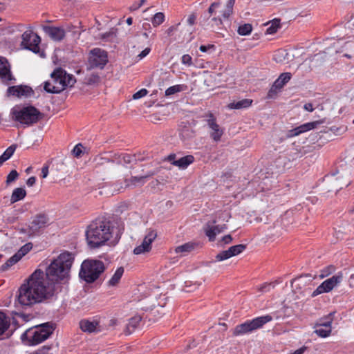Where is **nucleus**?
<instances>
[{"label":"nucleus","instance_id":"obj_1","mask_svg":"<svg viewBox=\"0 0 354 354\" xmlns=\"http://www.w3.org/2000/svg\"><path fill=\"white\" fill-rule=\"evenodd\" d=\"M55 295V287L46 285L44 272L41 270H35L21 286L17 293V301L21 306L32 305L48 302Z\"/></svg>","mask_w":354,"mask_h":354},{"label":"nucleus","instance_id":"obj_2","mask_svg":"<svg viewBox=\"0 0 354 354\" xmlns=\"http://www.w3.org/2000/svg\"><path fill=\"white\" fill-rule=\"evenodd\" d=\"M117 226L105 218H97L87 227L86 239L91 248H97L113 239V242H118L124 231V225L116 222Z\"/></svg>","mask_w":354,"mask_h":354},{"label":"nucleus","instance_id":"obj_3","mask_svg":"<svg viewBox=\"0 0 354 354\" xmlns=\"http://www.w3.org/2000/svg\"><path fill=\"white\" fill-rule=\"evenodd\" d=\"M74 261V255L69 252L61 253L47 268L46 274L50 281L67 279Z\"/></svg>","mask_w":354,"mask_h":354},{"label":"nucleus","instance_id":"obj_4","mask_svg":"<svg viewBox=\"0 0 354 354\" xmlns=\"http://www.w3.org/2000/svg\"><path fill=\"white\" fill-rule=\"evenodd\" d=\"M10 118L24 127H29L37 123L42 118V113L33 106L17 105L12 108Z\"/></svg>","mask_w":354,"mask_h":354},{"label":"nucleus","instance_id":"obj_5","mask_svg":"<svg viewBox=\"0 0 354 354\" xmlns=\"http://www.w3.org/2000/svg\"><path fill=\"white\" fill-rule=\"evenodd\" d=\"M104 270L105 266L102 261L95 259H86L81 265L79 276L86 283H91L97 280Z\"/></svg>","mask_w":354,"mask_h":354},{"label":"nucleus","instance_id":"obj_6","mask_svg":"<svg viewBox=\"0 0 354 354\" xmlns=\"http://www.w3.org/2000/svg\"><path fill=\"white\" fill-rule=\"evenodd\" d=\"M53 324L45 323L35 328H30L21 335V339L27 341L28 345H37L46 340L53 333Z\"/></svg>","mask_w":354,"mask_h":354},{"label":"nucleus","instance_id":"obj_7","mask_svg":"<svg viewBox=\"0 0 354 354\" xmlns=\"http://www.w3.org/2000/svg\"><path fill=\"white\" fill-rule=\"evenodd\" d=\"M272 320V317L270 315L258 317L252 320H247L234 328L233 335L234 336H240L252 333L254 330L261 328L266 324Z\"/></svg>","mask_w":354,"mask_h":354},{"label":"nucleus","instance_id":"obj_8","mask_svg":"<svg viewBox=\"0 0 354 354\" xmlns=\"http://www.w3.org/2000/svg\"><path fill=\"white\" fill-rule=\"evenodd\" d=\"M53 84V90L55 92H62L67 86H73L76 80L72 75H68L62 68L56 69L51 74V80Z\"/></svg>","mask_w":354,"mask_h":354},{"label":"nucleus","instance_id":"obj_9","mask_svg":"<svg viewBox=\"0 0 354 354\" xmlns=\"http://www.w3.org/2000/svg\"><path fill=\"white\" fill-rule=\"evenodd\" d=\"M48 222V217L44 214L36 216L28 226L19 229V232L24 237L30 239L39 234L41 230L44 228Z\"/></svg>","mask_w":354,"mask_h":354},{"label":"nucleus","instance_id":"obj_10","mask_svg":"<svg viewBox=\"0 0 354 354\" xmlns=\"http://www.w3.org/2000/svg\"><path fill=\"white\" fill-rule=\"evenodd\" d=\"M21 38V45L24 48L28 49L35 53L39 52L41 39L37 34H35L32 30H26L23 33Z\"/></svg>","mask_w":354,"mask_h":354},{"label":"nucleus","instance_id":"obj_11","mask_svg":"<svg viewBox=\"0 0 354 354\" xmlns=\"http://www.w3.org/2000/svg\"><path fill=\"white\" fill-rule=\"evenodd\" d=\"M343 279V274L339 272L335 275L323 281L317 289L313 292V296H317L324 292H328L335 286L339 284Z\"/></svg>","mask_w":354,"mask_h":354},{"label":"nucleus","instance_id":"obj_12","mask_svg":"<svg viewBox=\"0 0 354 354\" xmlns=\"http://www.w3.org/2000/svg\"><path fill=\"white\" fill-rule=\"evenodd\" d=\"M88 62L91 68H102L108 62L106 52L97 48L93 49Z\"/></svg>","mask_w":354,"mask_h":354},{"label":"nucleus","instance_id":"obj_13","mask_svg":"<svg viewBox=\"0 0 354 354\" xmlns=\"http://www.w3.org/2000/svg\"><path fill=\"white\" fill-rule=\"evenodd\" d=\"M156 236L157 234L155 231H149L145 236L142 243L134 248L133 253L135 254H141L149 252L151 249V243L156 239Z\"/></svg>","mask_w":354,"mask_h":354},{"label":"nucleus","instance_id":"obj_14","mask_svg":"<svg viewBox=\"0 0 354 354\" xmlns=\"http://www.w3.org/2000/svg\"><path fill=\"white\" fill-rule=\"evenodd\" d=\"M7 93L17 97H29L34 94V91L30 86L19 85L8 87Z\"/></svg>","mask_w":354,"mask_h":354},{"label":"nucleus","instance_id":"obj_15","mask_svg":"<svg viewBox=\"0 0 354 354\" xmlns=\"http://www.w3.org/2000/svg\"><path fill=\"white\" fill-rule=\"evenodd\" d=\"M246 248V245L244 244H239L236 245L231 246L228 250H224L218 253L216 256L217 261L226 260L230 257L236 256L243 252Z\"/></svg>","mask_w":354,"mask_h":354},{"label":"nucleus","instance_id":"obj_16","mask_svg":"<svg viewBox=\"0 0 354 354\" xmlns=\"http://www.w3.org/2000/svg\"><path fill=\"white\" fill-rule=\"evenodd\" d=\"M0 79L7 84L15 80V78L11 74L10 64L4 57H0Z\"/></svg>","mask_w":354,"mask_h":354},{"label":"nucleus","instance_id":"obj_17","mask_svg":"<svg viewBox=\"0 0 354 354\" xmlns=\"http://www.w3.org/2000/svg\"><path fill=\"white\" fill-rule=\"evenodd\" d=\"M324 122L323 120L314 121L310 122H307L304 124H301L296 128H294L289 131L288 136L290 137L297 136L300 135L301 133H305L310 130L314 129L317 128L319 124Z\"/></svg>","mask_w":354,"mask_h":354},{"label":"nucleus","instance_id":"obj_18","mask_svg":"<svg viewBox=\"0 0 354 354\" xmlns=\"http://www.w3.org/2000/svg\"><path fill=\"white\" fill-rule=\"evenodd\" d=\"M292 75L290 73H283L275 80L272 88L268 92V96L272 97L273 95L277 93V90H280L283 86L290 81Z\"/></svg>","mask_w":354,"mask_h":354},{"label":"nucleus","instance_id":"obj_19","mask_svg":"<svg viewBox=\"0 0 354 354\" xmlns=\"http://www.w3.org/2000/svg\"><path fill=\"white\" fill-rule=\"evenodd\" d=\"M208 127L211 129L210 133L211 138L216 142L221 140L223 133V130L220 128L219 125L216 122L212 113H209V119L207 120Z\"/></svg>","mask_w":354,"mask_h":354},{"label":"nucleus","instance_id":"obj_20","mask_svg":"<svg viewBox=\"0 0 354 354\" xmlns=\"http://www.w3.org/2000/svg\"><path fill=\"white\" fill-rule=\"evenodd\" d=\"M226 229L227 225L225 224L212 225L209 222H208L204 227L205 233L210 241H214L216 236L224 232Z\"/></svg>","mask_w":354,"mask_h":354},{"label":"nucleus","instance_id":"obj_21","mask_svg":"<svg viewBox=\"0 0 354 354\" xmlns=\"http://www.w3.org/2000/svg\"><path fill=\"white\" fill-rule=\"evenodd\" d=\"M44 32L53 40L59 41L65 37V31L59 27L45 26L43 27Z\"/></svg>","mask_w":354,"mask_h":354},{"label":"nucleus","instance_id":"obj_22","mask_svg":"<svg viewBox=\"0 0 354 354\" xmlns=\"http://www.w3.org/2000/svg\"><path fill=\"white\" fill-rule=\"evenodd\" d=\"M80 327L82 331L90 333H98L102 330L99 322L96 319L92 321L88 319H82L80 322Z\"/></svg>","mask_w":354,"mask_h":354},{"label":"nucleus","instance_id":"obj_23","mask_svg":"<svg viewBox=\"0 0 354 354\" xmlns=\"http://www.w3.org/2000/svg\"><path fill=\"white\" fill-rule=\"evenodd\" d=\"M136 161L137 158L135 155H131L127 153H115L114 154L111 159V162L122 165H126L127 164L133 163Z\"/></svg>","mask_w":354,"mask_h":354},{"label":"nucleus","instance_id":"obj_24","mask_svg":"<svg viewBox=\"0 0 354 354\" xmlns=\"http://www.w3.org/2000/svg\"><path fill=\"white\" fill-rule=\"evenodd\" d=\"M156 173L154 171L148 172L147 174L142 176H132L129 179L125 180L127 187H136L142 185L145 183L146 179L149 177L153 176Z\"/></svg>","mask_w":354,"mask_h":354},{"label":"nucleus","instance_id":"obj_25","mask_svg":"<svg viewBox=\"0 0 354 354\" xmlns=\"http://www.w3.org/2000/svg\"><path fill=\"white\" fill-rule=\"evenodd\" d=\"M142 320V317L136 315L129 319L128 324H127L124 333L126 335L131 334L140 324Z\"/></svg>","mask_w":354,"mask_h":354},{"label":"nucleus","instance_id":"obj_26","mask_svg":"<svg viewBox=\"0 0 354 354\" xmlns=\"http://www.w3.org/2000/svg\"><path fill=\"white\" fill-rule=\"evenodd\" d=\"M194 160V158L192 155H187L184 157H182L177 160L176 161L172 162V165L176 167H178L181 169L187 168L190 164H192Z\"/></svg>","mask_w":354,"mask_h":354},{"label":"nucleus","instance_id":"obj_27","mask_svg":"<svg viewBox=\"0 0 354 354\" xmlns=\"http://www.w3.org/2000/svg\"><path fill=\"white\" fill-rule=\"evenodd\" d=\"M252 100L250 99H243L236 102L229 104L228 107L231 109H241L249 107L252 104Z\"/></svg>","mask_w":354,"mask_h":354},{"label":"nucleus","instance_id":"obj_28","mask_svg":"<svg viewBox=\"0 0 354 354\" xmlns=\"http://www.w3.org/2000/svg\"><path fill=\"white\" fill-rule=\"evenodd\" d=\"M26 195V190L24 188L19 187L16 188L13 190L10 202L11 203H15L19 201L22 200Z\"/></svg>","mask_w":354,"mask_h":354},{"label":"nucleus","instance_id":"obj_29","mask_svg":"<svg viewBox=\"0 0 354 354\" xmlns=\"http://www.w3.org/2000/svg\"><path fill=\"white\" fill-rule=\"evenodd\" d=\"M124 273V268L120 267V268H118L115 273L113 274V275L112 276V277L110 279V280L108 281V284L109 286H115L116 284L118 283V282L120 281L122 274Z\"/></svg>","mask_w":354,"mask_h":354},{"label":"nucleus","instance_id":"obj_30","mask_svg":"<svg viewBox=\"0 0 354 354\" xmlns=\"http://www.w3.org/2000/svg\"><path fill=\"white\" fill-rule=\"evenodd\" d=\"M10 326V320L6 315L0 312V336L3 335Z\"/></svg>","mask_w":354,"mask_h":354},{"label":"nucleus","instance_id":"obj_31","mask_svg":"<svg viewBox=\"0 0 354 354\" xmlns=\"http://www.w3.org/2000/svg\"><path fill=\"white\" fill-rule=\"evenodd\" d=\"M187 88V86L184 84H177L172 86L169 87L165 91V95L170 96L175 93L184 91Z\"/></svg>","mask_w":354,"mask_h":354},{"label":"nucleus","instance_id":"obj_32","mask_svg":"<svg viewBox=\"0 0 354 354\" xmlns=\"http://www.w3.org/2000/svg\"><path fill=\"white\" fill-rule=\"evenodd\" d=\"M21 259L18 257V255L15 253L13 256H12L10 259L7 260L6 263L1 265V270L6 271L8 270L12 266L15 265Z\"/></svg>","mask_w":354,"mask_h":354},{"label":"nucleus","instance_id":"obj_33","mask_svg":"<svg viewBox=\"0 0 354 354\" xmlns=\"http://www.w3.org/2000/svg\"><path fill=\"white\" fill-rule=\"evenodd\" d=\"M280 27V21L279 19H274L270 26L266 30V34L272 35L274 34L278 28Z\"/></svg>","mask_w":354,"mask_h":354},{"label":"nucleus","instance_id":"obj_34","mask_svg":"<svg viewBox=\"0 0 354 354\" xmlns=\"http://www.w3.org/2000/svg\"><path fill=\"white\" fill-rule=\"evenodd\" d=\"M194 248V245L191 243H187L182 245L178 246L175 251L176 253H183L192 251Z\"/></svg>","mask_w":354,"mask_h":354},{"label":"nucleus","instance_id":"obj_35","mask_svg":"<svg viewBox=\"0 0 354 354\" xmlns=\"http://www.w3.org/2000/svg\"><path fill=\"white\" fill-rule=\"evenodd\" d=\"M16 148V145H12L8 148H7V149L0 156L3 161H6L8 160L13 155Z\"/></svg>","mask_w":354,"mask_h":354},{"label":"nucleus","instance_id":"obj_36","mask_svg":"<svg viewBox=\"0 0 354 354\" xmlns=\"http://www.w3.org/2000/svg\"><path fill=\"white\" fill-rule=\"evenodd\" d=\"M235 3V0H228L226 8L223 12V17L227 19L233 12V7Z\"/></svg>","mask_w":354,"mask_h":354},{"label":"nucleus","instance_id":"obj_37","mask_svg":"<svg viewBox=\"0 0 354 354\" xmlns=\"http://www.w3.org/2000/svg\"><path fill=\"white\" fill-rule=\"evenodd\" d=\"M252 30V26L250 24H245L243 25H241L238 28V33L240 35H248L251 33Z\"/></svg>","mask_w":354,"mask_h":354},{"label":"nucleus","instance_id":"obj_38","mask_svg":"<svg viewBox=\"0 0 354 354\" xmlns=\"http://www.w3.org/2000/svg\"><path fill=\"white\" fill-rule=\"evenodd\" d=\"M32 248V244L31 243H28L22 246L16 254L18 257L21 259L25 254H26Z\"/></svg>","mask_w":354,"mask_h":354},{"label":"nucleus","instance_id":"obj_39","mask_svg":"<svg viewBox=\"0 0 354 354\" xmlns=\"http://www.w3.org/2000/svg\"><path fill=\"white\" fill-rule=\"evenodd\" d=\"M165 20V15L162 12H157L152 18L151 22L153 26L160 25Z\"/></svg>","mask_w":354,"mask_h":354},{"label":"nucleus","instance_id":"obj_40","mask_svg":"<svg viewBox=\"0 0 354 354\" xmlns=\"http://www.w3.org/2000/svg\"><path fill=\"white\" fill-rule=\"evenodd\" d=\"M335 271V267L334 266H332V265L328 266L326 267L325 268H324L321 271L320 277L321 278L326 277L329 276L330 274H331L332 273H333Z\"/></svg>","mask_w":354,"mask_h":354},{"label":"nucleus","instance_id":"obj_41","mask_svg":"<svg viewBox=\"0 0 354 354\" xmlns=\"http://www.w3.org/2000/svg\"><path fill=\"white\" fill-rule=\"evenodd\" d=\"M315 333L321 337H328L330 333H331V328H317L315 330Z\"/></svg>","mask_w":354,"mask_h":354},{"label":"nucleus","instance_id":"obj_42","mask_svg":"<svg viewBox=\"0 0 354 354\" xmlns=\"http://www.w3.org/2000/svg\"><path fill=\"white\" fill-rule=\"evenodd\" d=\"M332 315V313H330L325 320H320L317 324L318 326H324L326 328H331Z\"/></svg>","mask_w":354,"mask_h":354},{"label":"nucleus","instance_id":"obj_43","mask_svg":"<svg viewBox=\"0 0 354 354\" xmlns=\"http://www.w3.org/2000/svg\"><path fill=\"white\" fill-rule=\"evenodd\" d=\"M18 173L16 170H12L7 176L6 183L10 184L18 178Z\"/></svg>","mask_w":354,"mask_h":354},{"label":"nucleus","instance_id":"obj_44","mask_svg":"<svg viewBox=\"0 0 354 354\" xmlns=\"http://www.w3.org/2000/svg\"><path fill=\"white\" fill-rule=\"evenodd\" d=\"M148 93V91L146 88H142L140 91H137L133 95V99L138 100L141 97H145Z\"/></svg>","mask_w":354,"mask_h":354},{"label":"nucleus","instance_id":"obj_45","mask_svg":"<svg viewBox=\"0 0 354 354\" xmlns=\"http://www.w3.org/2000/svg\"><path fill=\"white\" fill-rule=\"evenodd\" d=\"M53 82L51 80H48L45 82L44 88V90L50 93H59V92H55L53 90Z\"/></svg>","mask_w":354,"mask_h":354},{"label":"nucleus","instance_id":"obj_46","mask_svg":"<svg viewBox=\"0 0 354 354\" xmlns=\"http://www.w3.org/2000/svg\"><path fill=\"white\" fill-rule=\"evenodd\" d=\"M82 145L77 144L73 149V155L77 158L80 157L82 153Z\"/></svg>","mask_w":354,"mask_h":354},{"label":"nucleus","instance_id":"obj_47","mask_svg":"<svg viewBox=\"0 0 354 354\" xmlns=\"http://www.w3.org/2000/svg\"><path fill=\"white\" fill-rule=\"evenodd\" d=\"M181 62L183 64L191 66L192 64V58L188 54L184 55L182 56Z\"/></svg>","mask_w":354,"mask_h":354},{"label":"nucleus","instance_id":"obj_48","mask_svg":"<svg viewBox=\"0 0 354 354\" xmlns=\"http://www.w3.org/2000/svg\"><path fill=\"white\" fill-rule=\"evenodd\" d=\"M232 241V237L230 234H227L224 236L222 239L219 241V243L221 246L229 244Z\"/></svg>","mask_w":354,"mask_h":354},{"label":"nucleus","instance_id":"obj_49","mask_svg":"<svg viewBox=\"0 0 354 354\" xmlns=\"http://www.w3.org/2000/svg\"><path fill=\"white\" fill-rule=\"evenodd\" d=\"M274 286H275L274 283H265L261 287L260 290L262 292H268L271 289L274 288Z\"/></svg>","mask_w":354,"mask_h":354},{"label":"nucleus","instance_id":"obj_50","mask_svg":"<svg viewBox=\"0 0 354 354\" xmlns=\"http://www.w3.org/2000/svg\"><path fill=\"white\" fill-rule=\"evenodd\" d=\"M220 6L221 2L219 1L212 3L208 9V13L209 14V16L212 15L215 12V10L220 7Z\"/></svg>","mask_w":354,"mask_h":354},{"label":"nucleus","instance_id":"obj_51","mask_svg":"<svg viewBox=\"0 0 354 354\" xmlns=\"http://www.w3.org/2000/svg\"><path fill=\"white\" fill-rule=\"evenodd\" d=\"M151 52V48L149 47H147L145 48L140 54L137 55V58L138 60H141L143 58H145L146 56H147L149 53Z\"/></svg>","mask_w":354,"mask_h":354},{"label":"nucleus","instance_id":"obj_52","mask_svg":"<svg viewBox=\"0 0 354 354\" xmlns=\"http://www.w3.org/2000/svg\"><path fill=\"white\" fill-rule=\"evenodd\" d=\"M116 37V33L114 31H110L103 35V38L107 40H111Z\"/></svg>","mask_w":354,"mask_h":354},{"label":"nucleus","instance_id":"obj_53","mask_svg":"<svg viewBox=\"0 0 354 354\" xmlns=\"http://www.w3.org/2000/svg\"><path fill=\"white\" fill-rule=\"evenodd\" d=\"M196 19V15L195 13H192L189 15L187 22L189 26H193L195 24Z\"/></svg>","mask_w":354,"mask_h":354},{"label":"nucleus","instance_id":"obj_54","mask_svg":"<svg viewBox=\"0 0 354 354\" xmlns=\"http://www.w3.org/2000/svg\"><path fill=\"white\" fill-rule=\"evenodd\" d=\"M50 349V347L49 346H44L41 349L37 350L34 354H49Z\"/></svg>","mask_w":354,"mask_h":354},{"label":"nucleus","instance_id":"obj_55","mask_svg":"<svg viewBox=\"0 0 354 354\" xmlns=\"http://www.w3.org/2000/svg\"><path fill=\"white\" fill-rule=\"evenodd\" d=\"M212 24H211L212 27L214 26H220L222 24V21L220 18L214 17L212 19Z\"/></svg>","mask_w":354,"mask_h":354},{"label":"nucleus","instance_id":"obj_56","mask_svg":"<svg viewBox=\"0 0 354 354\" xmlns=\"http://www.w3.org/2000/svg\"><path fill=\"white\" fill-rule=\"evenodd\" d=\"M48 174V166L44 165L41 169V177L45 178Z\"/></svg>","mask_w":354,"mask_h":354},{"label":"nucleus","instance_id":"obj_57","mask_svg":"<svg viewBox=\"0 0 354 354\" xmlns=\"http://www.w3.org/2000/svg\"><path fill=\"white\" fill-rule=\"evenodd\" d=\"M35 182H36V178H35V177H34V176H31V177H30V178L27 180V181H26V184H27V185H28V186L31 187V186H32V185L35 183Z\"/></svg>","mask_w":354,"mask_h":354},{"label":"nucleus","instance_id":"obj_58","mask_svg":"<svg viewBox=\"0 0 354 354\" xmlns=\"http://www.w3.org/2000/svg\"><path fill=\"white\" fill-rule=\"evenodd\" d=\"M304 109L306 111H310V112H313V110H314L313 105L311 103H306V104H305L304 106Z\"/></svg>","mask_w":354,"mask_h":354},{"label":"nucleus","instance_id":"obj_59","mask_svg":"<svg viewBox=\"0 0 354 354\" xmlns=\"http://www.w3.org/2000/svg\"><path fill=\"white\" fill-rule=\"evenodd\" d=\"M99 80V76L98 75H93L91 77H89L88 79V84H92V83H95V82L98 81Z\"/></svg>","mask_w":354,"mask_h":354},{"label":"nucleus","instance_id":"obj_60","mask_svg":"<svg viewBox=\"0 0 354 354\" xmlns=\"http://www.w3.org/2000/svg\"><path fill=\"white\" fill-rule=\"evenodd\" d=\"M214 48V45H208V46H201L199 49L201 52H207L208 49Z\"/></svg>","mask_w":354,"mask_h":354},{"label":"nucleus","instance_id":"obj_61","mask_svg":"<svg viewBox=\"0 0 354 354\" xmlns=\"http://www.w3.org/2000/svg\"><path fill=\"white\" fill-rule=\"evenodd\" d=\"M166 160H167L169 162H170L172 164V162L177 160H176V154L171 153V154L167 156V158H166Z\"/></svg>","mask_w":354,"mask_h":354},{"label":"nucleus","instance_id":"obj_62","mask_svg":"<svg viewBox=\"0 0 354 354\" xmlns=\"http://www.w3.org/2000/svg\"><path fill=\"white\" fill-rule=\"evenodd\" d=\"M349 286L352 288L354 287V274H351L348 279Z\"/></svg>","mask_w":354,"mask_h":354},{"label":"nucleus","instance_id":"obj_63","mask_svg":"<svg viewBox=\"0 0 354 354\" xmlns=\"http://www.w3.org/2000/svg\"><path fill=\"white\" fill-rule=\"evenodd\" d=\"M145 2V0H140V3L137 6V7H136V8H133V10H137V9H138L140 7H141V6L143 5V3H144Z\"/></svg>","mask_w":354,"mask_h":354},{"label":"nucleus","instance_id":"obj_64","mask_svg":"<svg viewBox=\"0 0 354 354\" xmlns=\"http://www.w3.org/2000/svg\"><path fill=\"white\" fill-rule=\"evenodd\" d=\"M126 22H127V24L129 26L131 25V24H132V23H133V19H132V18H131V17H129V18H127V19Z\"/></svg>","mask_w":354,"mask_h":354}]
</instances>
